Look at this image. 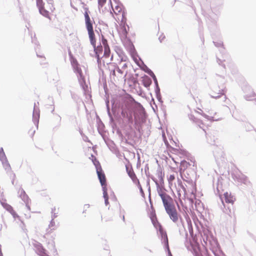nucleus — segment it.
Segmentation results:
<instances>
[{
  "label": "nucleus",
  "mask_w": 256,
  "mask_h": 256,
  "mask_svg": "<svg viewBox=\"0 0 256 256\" xmlns=\"http://www.w3.org/2000/svg\"><path fill=\"white\" fill-rule=\"evenodd\" d=\"M121 114L124 118L128 119V124L133 123V115L136 124L144 123L146 121V113L142 106L138 103L134 105L128 102L122 106Z\"/></svg>",
  "instance_id": "f257e3e1"
},
{
  "label": "nucleus",
  "mask_w": 256,
  "mask_h": 256,
  "mask_svg": "<svg viewBox=\"0 0 256 256\" xmlns=\"http://www.w3.org/2000/svg\"><path fill=\"white\" fill-rule=\"evenodd\" d=\"M226 80L224 76L216 74L214 77L213 84L212 86V92L210 94L211 98L216 99L220 98L224 96V100L227 99L225 94L226 88L224 86Z\"/></svg>",
  "instance_id": "f03ea898"
},
{
  "label": "nucleus",
  "mask_w": 256,
  "mask_h": 256,
  "mask_svg": "<svg viewBox=\"0 0 256 256\" xmlns=\"http://www.w3.org/2000/svg\"><path fill=\"white\" fill-rule=\"evenodd\" d=\"M150 218L154 226L158 231L159 234L161 238L162 242L164 244V248L166 252H168V256H172L170 250L166 232L164 230L162 226L157 220L156 214L154 212L152 213L150 216Z\"/></svg>",
  "instance_id": "7ed1b4c3"
},
{
  "label": "nucleus",
  "mask_w": 256,
  "mask_h": 256,
  "mask_svg": "<svg viewBox=\"0 0 256 256\" xmlns=\"http://www.w3.org/2000/svg\"><path fill=\"white\" fill-rule=\"evenodd\" d=\"M92 162L94 164L95 166L98 176L100 180V182L101 184V186H102L103 191V196L104 199V203L105 204L106 206L109 204V202L108 196L107 192L106 176L104 172L102 171L100 163L96 159L95 157H94V160H92Z\"/></svg>",
  "instance_id": "20e7f679"
},
{
  "label": "nucleus",
  "mask_w": 256,
  "mask_h": 256,
  "mask_svg": "<svg viewBox=\"0 0 256 256\" xmlns=\"http://www.w3.org/2000/svg\"><path fill=\"white\" fill-rule=\"evenodd\" d=\"M74 71L76 74L79 83L84 90L88 88V86L86 84L84 76H83L82 70L78 66V64L76 61L74 62L72 64Z\"/></svg>",
  "instance_id": "39448f33"
},
{
  "label": "nucleus",
  "mask_w": 256,
  "mask_h": 256,
  "mask_svg": "<svg viewBox=\"0 0 256 256\" xmlns=\"http://www.w3.org/2000/svg\"><path fill=\"white\" fill-rule=\"evenodd\" d=\"M89 11L88 10H86L84 14V19L86 28L87 29L90 40H91L92 42L94 40V36H95L92 25V21L90 20V18L88 14Z\"/></svg>",
  "instance_id": "423d86ee"
},
{
  "label": "nucleus",
  "mask_w": 256,
  "mask_h": 256,
  "mask_svg": "<svg viewBox=\"0 0 256 256\" xmlns=\"http://www.w3.org/2000/svg\"><path fill=\"white\" fill-rule=\"evenodd\" d=\"M170 218L174 222H176L178 219V214L174 205L165 208Z\"/></svg>",
  "instance_id": "0eeeda50"
},
{
  "label": "nucleus",
  "mask_w": 256,
  "mask_h": 256,
  "mask_svg": "<svg viewBox=\"0 0 256 256\" xmlns=\"http://www.w3.org/2000/svg\"><path fill=\"white\" fill-rule=\"evenodd\" d=\"M93 40H94L92 42L91 40H90V42L94 48V50L95 52L96 56L97 58L98 62L99 63L100 62V54H102V46H101V44L96 46V40L95 36H94Z\"/></svg>",
  "instance_id": "6e6552de"
},
{
  "label": "nucleus",
  "mask_w": 256,
  "mask_h": 256,
  "mask_svg": "<svg viewBox=\"0 0 256 256\" xmlns=\"http://www.w3.org/2000/svg\"><path fill=\"white\" fill-rule=\"evenodd\" d=\"M38 104V102L36 104L34 103L32 113V120L37 128H38L40 119V109L37 106Z\"/></svg>",
  "instance_id": "1a4fd4ad"
},
{
  "label": "nucleus",
  "mask_w": 256,
  "mask_h": 256,
  "mask_svg": "<svg viewBox=\"0 0 256 256\" xmlns=\"http://www.w3.org/2000/svg\"><path fill=\"white\" fill-rule=\"evenodd\" d=\"M152 179L156 184V186L157 192L160 196L161 197L162 196H163L166 194V193L165 192L166 189L164 188V184H159L158 180L154 177H152Z\"/></svg>",
  "instance_id": "9d476101"
},
{
  "label": "nucleus",
  "mask_w": 256,
  "mask_h": 256,
  "mask_svg": "<svg viewBox=\"0 0 256 256\" xmlns=\"http://www.w3.org/2000/svg\"><path fill=\"white\" fill-rule=\"evenodd\" d=\"M160 198L162 200L164 208L174 205L172 204V198L167 194L163 196H162Z\"/></svg>",
  "instance_id": "9b49d317"
},
{
  "label": "nucleus",
  "mask_w": 256,
  "mask_h": 256,
  "mask_svg": "<svg viewBox=\"0 0 256 256\" xmlns=\"http://www.w3.org/2000/svg\"><path fill=\"white\" fill-rule=\"evenodd\" d=\"M220 198L224 208L226 206L224 204V201L228 204H232L234 202L233 197L228 192H225L224 197H220Z\"/></svg>",
  "instance_id": "f8f14e48"
},
{
  "label": "nucleus",
  "mask_w": 256,
  "mask_h": 256,
  "mask_svg": "<svg viewBox=\"0 0 256 256\" xmlns=\"http://www.w3.org/2000/svg\"><path fill=\"white\" fill-rule=\"evenodd\" d=\"M102 43L104 46V56L108 58L109 57L110 53V47L108 44L107 40L104 38L102 40Z\"/></svg>",
  "instance_id": "ddd939ff"
},
{
  "label": "nucleus",
  "mask_w": 256,
  "mask_h": 256,
  "mask_svg": "<svg viewBox=\"0 0 256 256\" xmlns=\"http://www.w3.org/2000/svg\"><path fill=\"white\" fill-rule=\"evenodd\" d=\"M44 4H40V2H38L36 4L37 7L38 8L40 13L45 17H48V12L44 8Z\"/></svg>",
  "instance_id": "4468645a"
},
{
  "label": "nucleus",
  "mask_w": 256,
  "mask_h": 256,
  "mask_svg": "<svg viewBox=\"0 0 256 256\" xmlns=\"http://www.w3.org/2000/svg\"><path fill=\"white\" fill-rule=\"evenodd\" d=\"M18 193L20 194V198L26 204V206H28L27 204L28 202L29 198L25 191L22 188H20Z\"/></svg>",
  "instance_id": "2eb2a0df"
},
{
  "label": "nucleus",
  "mask_w": 256,
  "mask_h": 256,
  "mask_svg": "<svg viewBox=\"0 0 256 256\" xmlns=\"http://www.w3.org/2000/svg\"><path fill=\"white\" fill-rule=\"evenodd\" d=\"M238 182L242 183L246 186H250V182L247 176L244 174L239 176L238 178Z\"/></svg>",
  "instance_id": "dca6fc26"
},
{
  "label": "nucleus",
  "mask_w": 256,
  "mask_h": 256,
  "mask_svg": "<svg viewBox=\"0 0 256 256\" xmlns=\"http://www.w3.org/2000/svg\"><path fill=\"white\" fill-rule=\"evenodd\" d=\"M142 84H143V85L146 87V88H148L149 87L152 83V80L150 79V78H149L148 76H145L143 79H142Z\"/></svg>",
  "instance_id": "f3484780"
},
{
  "label": "nucleus",
  "mask_w": 256,
  "mask_h": 256,
  "mask_svg": "<svg viewBox=\"0 0 256 256\" xmlns=\"http://www.w3.org/2000/svg\"><path fill=\"white\" fill-rule=\"evenodd\" d=\"M126 170L128 172V174L129 176L132 178V181L134 182H135V183L138 182V184H139V180L137 178H136L135 174L134 173V171L133 170L128 171V170L127 168H126Z\"/></svg>",
  "instance_id": "a211bd4d"
},
{
  "label": "nucleus",
  "mask_w": 256,
  "mask_h": 256,
  "mask_svg": "<svg viewBox=\"0 0 256 256\" xmlns=\"http://www.w3.org/2000/svg\"><path fill=\"white\" fill-rule=\"evenodd\" d=\"M156 174H157V176L160 180L159 184H164V173L162 172V170H159L157 171Z\"/></svg>",
  "instance_id": "6ab92c4d"
},
{
  "label": "nucleus",
  "mask_w": 256,
  "mask_h": 256,
  "mask_svg": "<svg viewBox=\"0 0 256 256\" xmlns=\"http://www.w3.org/2000/svg\"><path fill=\"white\" fill-rule=\"evenodd\" d=\"M3 167L5 169V170L8 172L11 170L10 166L8 160H4L2 162Z\"/></svg>",
  "instance_id": "aec40b11"
},
{
  "label": "nucleus",
  "mask_w": 256,
  "mask_h": 256,
  "mask_svg": "<svg viewBox=\"0 0 256 256\" xmlns=\"http://www.w3.org/2000/svg\"><path fill=\"white\" fill-rule=\"evenodd\" d=\"M56 228L55 222L53 220H51L48 225V228L46 230L47 232H50L52 230H54Z\"/></svg>",
  "instance_id": "412c9836"
},
{
  "label": "nucleus",
  "mask_w": 256,
  "mask_h": 256,
  "mask_svg": "<svg viewBox=\"0 0 256 256\" xmlns=\"http://www.w3.org/2000/svg\"><path fill=\"white\" fill-rule=\"evenodd\" d=\"M106 110H107L108 114L110 118V122L114 123V118H112V116L110 112V106H109V101L108 100L106 102Z\"/></svg>",
  "instance_id": "4be33fe9"
},
{
  "label": "nucleus",
  "mask_w": 256,
  "mask_h": 256,
  "mask_svg": "<svg viewBox=\"0 0 256 256\" xmlns=\"http://www.w3.org/2000/svg\"><path fill=\"white\" fill-rule=\"evenodd\" d=\"M247 88L250 91V94H246L244 96L245 98L248 100H251L252 98L254 97V94L252 90H250V87Z\"/></svg>",
  "instance_id": "5701e85b"
},
{
  "label": "nucleus",
  "mask_w": 256,
  "mask_h": 256,
  "mask_svg": "<svg viewBox=\"0 0 256 256\" xmlns=\"http://www.w3.org/2000/svg\"><path fill=\"white\" fill-rule=\"evenodd\" d=\"M188 118H189V119L192 121L193 122H195L196 124L198 126H200V127L201 128L202 127L200 126V124H202L201 122L197 119L196 118L194 117V116H193L192 114H189L188 115Z\"/></svg>",
  "instance_id": "b1692460"
},
{
  "label": "nucleus",
  "mask_w": 256,
  "mask_h": 256,
  "mask_svg": "<svg viewBox=\"0 0 256 256\" xmlns=\"http://www.w3.org/2000/svg\"><path fill=\"white\" fill-rule=\"evenodd\" d=\"M190 165V164H189V162H187L186 161V160H182L181 162H180V170H184L186 168L189 166Z\"/></svg>",
  "instance_id": "393cba45"
},
{
  "label": "nucleus",
  "mask_w": 256,
  "mask_h": 256,
  "mask_svg": "<svg viewBox=\"0 0 256 256\" xmlns=\"http://www.w3.org/2000/svg\"><path fill=\"white\" fill-rule=\"evenodd\" d=\"M142 64H143V66L142 68V69L145 72H146L150 76L152 75V74H153V72L150 70V69L143 62H142Z\"/></svg>",
  "instance_id": "a878e982"
},
{
  "label": "nucleus",
  "mask_w": 256,
  "mask_h": 256,
  "mask_svg": "<svg viewBox=\"0 0 256 256\" xmlns=\"http://www.w3.org/2000/svg\"><path fill=\"white\" fill-rule=\"evenodd\" d=\"M1 204L2 206L8 212H10L13 210L12 207L7 203L4 202H1Z\"/></svg>",
  "instance_id": "bb28decb"
},
{
  "label": "nucleus",
  "mask_w": 256,
  "mask_h": 256,
  "mask_svg": "<svg viewBox=\"0 0 256 256\" xmlns=\"http://www.w3.org/2000/svg\"><path fill=\"white\" fill-rule=\"evenodd\" d=\"M214 46L216 47H221L222 50H220L221 52H223L224 51V48H223V42L221 40L218 42H214Z\"/></svg>",
  "instance_id": "cd10ccee"
},
{
  "label": "nucleus",
  "mask_w": 256,
  "mask_h": 256,
  "mask_svg": "<svg viewBox=\"0 0 256 256\" xmlns=\"http://www.w3.org/2000/svg\"><path fill=\"white\" fill-rule=\"evenodd\" d=\"M6 160H7V158L4 152L3 148H0V160L2 162Z\"/></svg>",
  "instance_id": "c85d7f7f"
},
{
  "label": "nucleus",
  "mask_w": 256,
  "mask_h": 256,
  "mask_svg": "<svg viewBox=\"0 0 256 256\" xmlns=\"http://www.w3.org/2000/svg\"><path fill=\"white\" fill-rule=\"evenodd\" d=\"M212 252L214 253V256H223V255H224L223 253L220 250L219 248H218V249H216V250H214V249H212Z\"/></svg>",
  "instance_id": "c756f323"
},
{
  "label": "nucleus",
  "mask_w": 256,
  "mask_h": 256,
  "mask_svg": "<svg viewBox=\"0 0 256 256\" xmlns=\"http://www.w3.org/2000/svg\"><path fill=\"white\" fill-rule=\"evenodd\" d=\"M155 93L156 95V98L158 99V100L160 102H162V96L160 92V88H157V90H155Z\"/></svg>",
  "instance_id": "7c9ffc66"
},
{
  "label": "nucleus",
  "mask_w": 256,
  "mask_h": 256,
  "mask_svg": "<svg viewBox=\"0 0 256 256\" xmlns=\"http://www.w3.org/2000/svg\"><path fill=\"white\" fill-rule=\"evenodd\" d=\"M150 76H151L154 81V84H155V90H157V88H160L159 86H158V80H157V78L155 76V74H154V73H153V74H152V75H150Z\"/></svg>",
  "instance_id": "2f4dec72"
},
{
  "label": "nucleus",
  "mask_w": 256,
  "mask_h": 256,
  "mask_svg": "<svg viewBox=\"0 0 256 256\" xmlns=\"http://www.w3.org/2000/svg\"><path fill=\"white\" fill-rule=\"evenodd\" d=\"M56 210V208H52V220H54L55 218H56L58 216V213L54 212Z\"/></svg>",
  "instance_id": "473e14b6"
},
{
  "label": "nucleus",
  "mask_w": 256,
  "mask_h": 256,
  "mask_svg": "<svg viewBox=\"0 0 256 256\" xmlns=\"http://www.w3.org/2000/svg\"><path fill=\"white\" fill-rule=\"evenodd\" d=\"M203 116L207 118L208 120H211V121H216L218 120V119H216L214 116H209L206 114H204Z\"/></svg>",
  "instance_id": "72a5a7b5"
},
{
  "label": "nucleus",
  "mask_w": 256,
  "mask_h": 256,
  "mask_svg": "<svg viewBox=\"0 0 256 256\" xmlns=\"http://www.w3.org/2000/svg\"><path fill=\"white\" fill-rule=\"evenodd\" d=\"M106 2V0H98V6L102 8Z\"/></svg>",
  "instance_id": "f704fd0d"
},
{
  "label": "nucleus",
  "mask_w": 256,
  "mask_h": 256,
  "mask_svg": "<svg viewBox=\"0 0 256 256\" xmlns=\"http://www.w3.org/2000/svg\"><path fill=\"white\" fill-rule=\"evenodd\" d=\"M206 138L208 142L210 144H214V140H212L211 136H206Z\"/></svg>",
  "instance_id": "c9c22d12"
},
{
  "label": "nucleus",
  "mask_w": 256,
  "mask_h": 256,
  "mask_svg": "<svg viewBox=\"0 0 256 256\" xmlns=\"http://www.w3.org/2000/svg\"><path fill=\"white\" fill-rule=\"evenodd\" d=\"M217 62L219 65H222L224 68V69L226 68L225 65L222 64V60L218 58H217Z\"/></svg>",
  "instance_id": "e433bc0d"
},
{
  "label": "nucleus",
  "mask_w": 256,
  "mask_h": 256,
  "mask_svg": "<svg viewBox=\"0 0 256 256\" xmlns=\"http://www.w3.org/2000/svg\"><path fill=\"white\" fill-rule=\"evenodd\" d=\"M12 215L13 216V217L16 218V217H18V215L16 214V212L13 210H12V211L10 212Z\"/></svg>",
  "instance_id": "4c0bfd02"
},
{
  "label": "nucleus",
  "mask_w": 256,
  "mask_h": 256,
  "mask_svg": "<svg viewBox=\"0 0 256 256\" xmlns=\"http://www.w3.org/2000/svg\"><path fill=\"white\" fill-rule=\"evenodd\" d=\"M44 249H42V251L40 252V256H49L48 254H47L44 252Z\"/></svg>",
  "instance_id": "58836bf2"
},
{
  "label": "nucleus",
  "mask_w": 256,
  "mask_h": 256,
  "mask_svg": "<svg viewBox=\"0 0 256 256\" xmlns=\"http://www.w3.org/2000/svg\"><path fill=\"white\" fill-rule=\"evenodd\" d=\"M55 114L57 117L56 120H58V122L60 123V121H61V118H62L60 116V115H58V114Z\"/></svg>",
  "instance_id": "ea45409f"
},
{
  "label": "nucleus",
  "mask_w": 256,
  "mask_h": 256,
  "mask_svg": "<svg viewBox=\"0 0 256 256\" xmlns=\"http://www.w3.org/2000/svg\"><path fill=\"white\" fill-rule=\"evenodd\" d=\"M164 38H165V36H164L162 35L159 36L158 40L160 41V42H162Z\"/></svg>",
  "instance_id": "a19ab883"
},
{
  "label": "nucleus",
  "mask_w": 256,
  "mask_h": 256,
  "mask_svg": "<svg viewBox=\"0 0 256 256\" xmlns=\"http://www.w3.org/2000/svg\"><path fill=\"white\" fill-rule=\"evenodd\" d=\"M116 10H118V12H120L122 10V8L118 6H116Z\"/></svg>",
  "instance_id": "79ce46f5"
},
{
  "label": "nucleus",
  "mask_w": 256,
  "mask_h": 256,
  "mask_svg": "<svg viewBox=\"0 0 256 256\" xmlns=\"http://www.w3.org/2000/svg\"><path fill=\"white\" fill-rule=\"evenodd\" d=\"M138 184L139 185V188H140V193L142 194H144V192L143 190H142L141 186L140 185V183Z\"/></svg>",
  "instance_id": "37998d69"
},
{
  "label": "nucleus",
  "mask_w": 256,
  "mask_h": 256,
  "mask_svg": "<svg viewBox=\"0 0 256 256\" xmlns=\"http://www.w3.org/2000/svg\"><path fill=\"white\" fill-rule=\"evenodd\" d=\"M181 187H182V190H183V192H184V194L185 195L186 194V190L184 186L182 185Z\"/></svg>",
  "instance_id": "c03bdc74"
},
{
  "label": "nucleus",
  "mask_w": 256,
  "mask_h": 256,
  "mask_svg": "<svg viewBox=\"0 0 256 256\" xmlns=\"http://www.w3.org/2000/svg\"><path fill=\"white\" fill-rule=\"evenodd\" d=\"M175 177L174 175H170L169 178V180H173L174 179Z\"/></svg>",
  "instance_id": "a18cd8bd"
},
{
  "label": "nucleus",
  "mask_w": 256,
  "mask_h": 256,
  "mask_svg": "<svg viewBox=\"0 0 256 256\" xmlns=\"http://www.w3.org/2000/svg\"><path fill=\"white\" fill-rule=\"evenodd\" d=\"M35 37L34 38H32V42L36 44V40H35Z\"/></svg>",
  "instance_id": "49530a36"
},
{
  "label": "nucleus",
  "mask_w": 256,
  "mask_h": 256,
  "mask_svg": "<svg viewBox=\"0 0 256 256\" xmlns=\"http://www.w3.org/2000/svg\"><path fill=\"white\" fill-rule=\"evenodd\" d=\"M117 70L119 73H120L121 74H122L123 73V72L118 67V68H117Z\"/></svg>",
  "instance_id": "de8ad7c7"
},
{
  "label": "nucleus",
  "mask_w": 256,
  "mask_h": 256,
  "mask_svg": "<svg viewBox=\"0 0 256 256\" xmlns=\"http://www.w3.org/2000/svg\"><path fill=\"white\" fill-rule=\"evenodd\" d=\"M36 4H38V2H40V4L44 3L42 0H36Z\"/></svg>",
  "instance_id": "09e8293b"
},
{
  "label": "nucleus",
  "mask_w": 256,
  "mask_h": 256,
  "mask_svg": "<svg viewBox=\"0 0 256 256\" xmlns=\"http://www.w3.org/2000/svg\"><path fill=\"white\" fill-rule=\"evenodd\" d=\"M127 67V64H124L123 66H122V68H126Z\"/></svg>",
  "instance_id": "8fccbe9b"
},
{
  "label": "nucleus",
  "mask_w": 256,
  "mask_h": 256,
  "mask_svg": "<svg viewBox=\"0 0 256 256\" xmlns=\"http://www.w3.org/2000/svg\"><path fill=\"white\" fill-rule=\"evenodd\" d=\"M180 192L181 191L180 190H178V193L180 197Z\"/></svg>",
  "instance_id": "3c124183"
},
{
  "label": "nucleus",
  "mask_w": 256,
  "mask_h": 256,
  "mask_svg": "<svg viewBox=\"0 0 256 256\" xmlns=\"http://www.w3.org/2000/svg\"><path fill=\"white\" fill-rule=\"evenodd\" d=\"M54 108L52 110V113L53 114H54Z\"/></svg>",
  "instance_id": "603ef678"
},
{
  "label": "nucleus",
  "mask_w": 256,
  "mask_h": 256,
  "mask_svg": "<svg viewBox=\"0 0 256 256\" xmlns=\"http://www.w3.org/2000/svg\"><path fill=\"white\" fill-rule=\"evenodd\" d=\"M214 156L216 158H218V156L216 155V154H214Z\"/></svg>",
  "instance_id": "864d4df0"
},
{
  "label": "nucleus",
  "mask_w": 256,
  "mask_h": 256,
  "mask_svg": "<svg viewBox=\"0 0 256 256\" xmlns=\"http://www.w3.org/2000/svg\"><path fill=\"white\" fill-rule=\"evenodd\" d=\"M2 230V225L0 224V231H1Z\"/></svg>",
  "instance_id": "5fc2aeb1"
},
{
  "label": "nucleus",
  "mask_w": 256,
  "mask_h": 256,
  "mask_svg": "<svg viewBox=\"0 0 256 256\" xmlns=\"http://www.w3.org/2000/svg\"><path fill=\"white\" fill-rule=\"evenodd\" d=\"M124 33H125L126 34H127V31H126V28H124Z\"/></svg>",
  "instance_id": "6e6d98bb"
},
{
  "label": "nucleus",
  "mask_w": 256,
  "mask_h": 256,
  "mask_svg": "<svg viewBox=\"0 0 256 256\" xmlns=\"http://www.w3.org/2000/svg\"><path fill=\"white\" fill-rule=\"evenodd\" d=\"M138 130L140 132V128H139V127L138 128Z\"/></svg>",
  "instance_id": "4d7b16f0"
},
{
  "label": "nucleus",
  "mask_w": 256,
  "mask_h": 256,
  "mask_svg": "<svg viewBox=\"0 0 256 256\" xmlns=\"http://www.w3.org/2000/svg\"><path fill=\"white\" fill-rule=\"evenodd\" d=\"M150 252H152V250L149 249H147Z\"/></svg>",
  "instance_id": "13d9d810"
},
{
  "label": "nucleus",
  "mask_w": 256,
  "mask_h": 256,
  "mask_svg": "<svg viewBox=\"0 0 256 256\" xmlns=\"http://www.w3.org/2000/svg\"><path fill=\"white\" fill-rule=\"evenodd\" d=\"M112 74H113V75H115V71H114V70H113V72H112Z\"/></svg>",
  "instance_id": "bf43d9fd"
},
{
  "label": "nucleus",
  "mask_w": 256,
  "mask_h": 256,
  "mask_svg": "<svg viewBox=\"0 0 256 256\" xmlns=\"http://www.w3.org/2000/svg\"><path fill=\"white\" fill-rule=\"evenodd\" d=\"M196 256H202L200 254H196Z\"/></svg>",
  "instance_id": "052dcab7"
},
{
  "label": "nucleus",
  "mask_w": 256,
  "mask_h": 256,
  "mask_svg": "<svg viewBox=\"0 0 256 256\" xmlns=\"http://www.w3.org/2000/svg\"><path fill=\"white\" fill-rule=\"evenodd\" d=\"M217 190L218 191V192H219V190H218V188H217Z\"/></svg>",
  "instance_id": "680f3d73"
},
{
  "label": "nucleus",
  "mask_w": 256,
  "mask_h": 256,
  "mask_svg": "<svg viewBox=\"0 0 256 256\" xmlns=\"http://www.w3.org/2000/svg\"><path fill=\"white\" fill-rule=\"evenodd\" d=\"M38 56L42 57V56H38V54H37Z\"/></svg>",
  "instance_id": "e2e57ef3"
},
{
  "label": "nucleus",
  "mask_w": 256,
  "mask_h": 256,
  "mask_svg": "<svg viewBox=\"0 0 256 256\" xmlns=\"http://www.w3.org/2000/svg\"><path fill=\"white\" fill-rule=\"evenodd\" d=\"M112 148H114V146H112Z\"/></svg>",
  "instance_id": "0e129e2a"
},
{
  "label": "nucleus",
  "mask_w": 256,
  "mask_h": 256,
  "mask_svg": "<svg viewBox=\"0 0 256 256\" xmlns=\"http://www.w3.org/2000/svg\"><path fill=\"white\" fill-rule=\"evenodd\" d=\"M86 206H88V207L90 206V204H86Z\"/></svg>",
  "instance_id": "69168bd1"
},
{
  "label": "nucleus",
  "mask_w": 256,
  "mask_h": 256,
  "mask_svg": "<svg viewBox=\"0 0 256 256\" xmlns=\"http://www.w3.org/2000/svg\"><path fill=\"white\" fill-rule=\"evenodd\" d=\"M124 220V216H123V220Z\"/></svg>",
  "instance_id": "338daca9"
}]
</instances>
